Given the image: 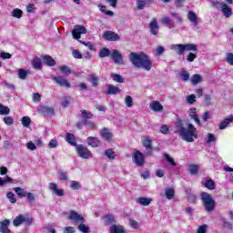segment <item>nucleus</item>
Masks as SVG:
<instances>
[{
	"mask_svg": "<svg viewBox=\"0 0 233 233\" xmlns=\"http://www.w3.org/2000/svg\"><path fill=\"white\" fill-rule=\"evenodd\" d=\"M86 143L88 147H92L93 148H97V147H100L101 140L97 137H89L86 138Z\"/></svg>",
	"mask_w": 233,
	"mask_h": 233,
	"instance_id": "nucleus-16",
	"label": "nucleus"
},
{
	"mask_svg": "<svg viewBox=\"0 0 233 233\" xmlns=\"http://www.w3.org/2000/svg\"><path fill=\"white\" fill-rule=\"evenodd\" d=\"M59 72H63L66 76H70L72 74V69L68 66H62L58 68Z\"/></svg>",
	"mask_w": 233,
	"mask_h": 233,
	"instance_id": "nucleus-43",
	"label": "nucleus"
},
{
	"mask_svg": "<svg viewBox=\"0 0 233 233\" xmlns=\"http://www.w3.org/2000/svg\"><path fill=\"white\" fill-rule=\"evenodd\" d=\"M187 19L189 22L192 23V25H194V26H198L199 25V23L198 22L199 18L198 17V15L194 13V11H189L187 13Z\"/></svg>",
	"mask_w": 233,
	"mask_h": 233,
	"instance_id": "nucleus-25",
	"label": "nucleus"
},
{
	"mask_svg": "<svg viewBox=\"0 0 233 233\" xmlns=\"http://www.w3.org/2000/svg\"><path fill=\"white\" fill-rule=\"evenodd\" d=\"M78 230L83 233H88L90 232V228L81 222V224L78 225Z\"/></svg>",
	"mask_w": 233,
	"mask_h": 233,
	"instance_id": "nucleus-52",
	"label": "nucleus"
},
{
	"mask_svg": "<svg viewBox=\"0 0 233 233\" xmlns=\"http://www.w3.org/2000/svg\"><path fill=\"white\" fill-rule=\"evenodd\" d=\"M81 34H86V26L76 25L72 31L73 37L76 40L81 39Z\"/></svg>",
	"mask_w": 233,
	"mask_h": 233,
	"instance_id": "nucleus-12",
	"label": "nucleus"
},
{
	"mask_svg": "<svg viewBox=\"0 0 233 233\" xmlns=\"http://www.w3.org/2000/svg\"><path fill=\"white\" fill-rule=\"evenodd\" d=\"M198 108L196 107H191L189 109V117L190 119H193V121H195L196 125H198V127H203V124H201V120H199V116H198Z\"/></svg>",
	"mask_w": 233,
	"mask_h": 233,
	"instance_id": "nucleus-14",
	"label": "nucleus"
},
{
	"mask_svg": "<svg viewBox=\"0 0 233 233\" xmlns=\"http://www.w3.org/2000/svg\"><path fill=\"white\" fill-rule=\"evenodd\" d=\"M98 56L99 57H108L110 56V49L106 47L100 49Z\"/></svg>",
	"mask_w": 233,
	"mask_h": 233,
	"instance_id": "nucleus-44",
	"label": "nucleus"
},
{
	"mask_svg": "<svg viewBox=\"0 0 233 233\" xmlns=\"http://www.w3.org/2000/svg\"><path fill=\"white\" fill-rule=\"evenodd\" d=\"M121 93V89L114 85H107V90L106 91V96H117Z\"/></svg>",
	"mask_w": 233,
	"mask_h": 233,
	"instance_id": "nucleus-19",
	"label": "nucleus"
},
{
	"mask_svg": "<svg viewBox=\"0 0 233 233\" xmlns=\"http://www.w3.org/2000/svg\"><path fill=\"white\" fill-rule=\"evenodd\" d=\"M221 11L223 15L227 18L232 15V7L228 6L227 4H221Z\"/></svg>",
	"mask_w": 233,
	"mask_h": 233,
	"instance_id": "nucleus-27",
	"label": "nucleus"
},
{
	"mask_svg": "<svg viewBox=\"0 0 233 233\" xmlns=\"http://www.w3.org/2000/svg\"><path fill=\"white\" fill-rule=\"evenodd\" d=\"M27 76L28 72H26L25 69H18L19 79H26Z\"/></svg>",
	"mask_w": 233,
	"mask_h": 233,
	"instance_id": "nucleus-54",
	"label": "nucleus"
},
{
	"mask_svg": "<svg viewBox=\"0 0 233 233\" xmlns=\"http://www.w3.org/2000/svg\"><path fill=\"white\" fill-rule=\"evenodd\" d=\"M149 107L154 112H162V110H163V105H161V103H159V101L151 102L149 105Z\"/></svg>",
	"mask_w": 233,
	"mask_h": 233,
	"instance_id": "nucleus-29",
	"label": "nucleus"
},
{
	"mask_svg": "<svg viewBox=\"0 0 233 233\" xmlns=\"http://www.w3.org/2000/svg\"><path fill=\"white\" fill-rule=\"evenodd\" d=\"M98 7H99V10L102 12V14H105L106 15H110V16L114 15V12L106 11V5H99Z\"/></svg>",
	"mask_w": 233,
	"mask_h": 233,
	"instance_id": "nucleus-51",
	"label": "nucleus"
},
{
	"mask_svg": "<svg viewBox=\"0 0 233 233\" xmlns=\"http://www.w3.org/2000/svg\"><path fill=\"white\" fill-rule=\"evenodd\" d=\"M179 76L184 83H187V81H189L190 79V74L187 70L181 71Z\"/></svg>",
	"mask_w": 233,
	"mask_h": 233,
	"instance_id": "nucleus-40",
	"label": "nucleus"
},
{
	"mask_svg": "<svg viewBox=\"0 0 233 233\" xmlns=\"http://www.w3.org/2000/svg\"><path fill=\"white\" fill-rule=\"evenodd\" d=\"M143 147H146L147 156H152L154 147L152 146V138L150 137H145L142 141Z\"/></svg>",
	"mask_w": 233,
	"mask_h": 233,
	"instance_id": "nucleus-10",
	"label": "nucleus"
},
{
	"mask_svg": "<svg viewBox=\"0 0 233 233\" xmlns=\"http://www.w3.org/2000/svg\"><path fill=\"white\" fill-rule=\"evenodd\" d=\"M111 59L116 65H125V62L123 61V56L116 49L113 50L111 54Z\"/></svg>",
	"mask_w": 233,
	"mask_h": 233,
	"instance_id": "nucleus-13",
	"label": "nucleus"
},
{
	"mask_svg": "<svg viewBox=\"0 0 233 233\" xmlns=\"http://www.w3.org/2000/svg\"><path fill=\"white\" fill-rule=\"evenodd\" d=\"M72 54L75 59H83V55L79 52V49H74Z\"/></svg>",
	"mask_w": 233,
	"mask_h": 233,
	"instance_id": "nucleus-56",
	"label": "nucleus"
},
{
	"mask_svg": "<svg viewBox=\"0 0 233 233\" xmlns=\"http://www.w3.org/2000/svg\"><path fill=\"white\" fill-rule=\"evenodd\" d=\"M32 65H33V68H35V70H43V63L41 62L40 58H35L32 61Z\"/></svg>",
	"mask_w": 233,
	"mask_h": 233,
	"instance_id": "nucleus-34",
	"label": "nucleus"
},
{
	"mask_svg": "<svg viewBox=\"0 0 233 233\" xmlns=\"http://www.w3.org/2000/svg\"><path fill=\"white\" fill-rule=\"evenodd\" d=\"M25 198H27L29 205H34L35 203V197L34 196V193L27 192Z\"/></svg>",
	"mask_w": 233,
	"mask_h": 233,
	"instance_id": "nucleus-49",
	"label": "nucleus"
},
{
	"mask_svg": "<svg viewBox=\"0 0 233 233\" xmlns=\"http://www.w3.org/2000/svg\"><path fill=\"white\" fill-rule=\"evenodd\" d=\"M175 128L182 137L183 141L187 143H194V139H198L199 136L198 135V128L193 124L187 123V127H185V124H183V120L178 119L175 123Z\"/></svg>",
	"mask_w": 233,
	"mask_h": 233,
	"instance_id": "nucleus-1",
	"label": "nucleus"
},
{
	"mask_svg": "<svg viewBox=\"0 0 233 233\" xmlns=\"http://www.w3.org/2000/svg\"><path fill=\"white\" fill-rule=\"evenodd\" d=\"M165 159L171 165V167H176V161H174V158L170 157L168 154H164Z\"/></svg>",
	"mask_w": 233,
	"mask_h": 233,
	"instance_id": "nucleus-55",
	"label": "nucleus"
},
{
	"mask_svg": "<svg viewBox=\"0 0 233 233\" xmlns=\"http://www.w3.org/2000/svg\"><path fill=\"white\" fill-rule=\"evenodd\" d=\"M137 203L141 205V207H148V205L152 203V198H148L147 197H140L137 199Z\"/></svg>",
	"mask_w": 233,
	"mask_h": 233,
	"instance_id": "nucleus-30",
	"label": "nucleus"
},
{
	"mask_svg": "<svg viewBox=\"0 0 233 233\" xmlns=\"http://www.w3.org/2000/svg\"><path fill=\"white\" fill-rule=\"evenodd\" d=\"M129 227L135 230H137L139 228V222L134 220L133 218H129Z\"/></svg>",
	"mask_w": 233,
	"mask_h": 233,
	"instance_id": "nucleus-53",
	"label": "nucleus"
},
{
	"mask_svg": "<svg viewBox=\"0 0 233 233\" xmlns=\"http://www.w3.org/2000/svg\"><path fill=\"white\" fill-rule=\"evenodd\" d=\"M6 198L9 199L10 203H17V199L15 198V195L13 192H8L6 194Z\"/></svg>",
	"mask_w": 233,
	"mask_h": 233,
	"instance_id": "nucleus-57",
	"label": "nucleus"
},
{
	"mask_svg": "<svg viewBox=\"0 0 233 233\" xmlns=\"http://www.w3.org/2000/svg\"><path fill=\"white\" fill-rule=\"evenodd\" d=\"M86 80L92 84V86H94L95 88H96V86H99V77H97V76H96V74L92 73L89 74Z\"/></svg>",
	"mask_w": 233,
	"mask_h": 233,
	"instance_id": "nucleus-23",
	"label": "nucleus"
},
{
	"mask_svg": "<svg viewBox=\"0 0 233 233\" xmlns=\"http://www.w3.org/2000/svg\"><path fill=\"white\" fill-rule=\"evenodd\" d=\"M204 187L208 190H214L216 188V182L212 179H208L204 183Z\"/></svg>",
	"mask_w": 233,
	"mask_h": 233,
	"instance_id": "nucleus-39",
	"label": "nucleus"
},
{
	"mask_svg": "<svg viewBox=\"0 0 233 233\" xmlns=\"http://www.w3.org/2000/svg\"><path fill=\"white\" fill-rule=\"evenodd\" d=\"M109 232L110 233H127V230H125V227L121 226V225H116L113 224L110 228H109Z\"/></svg>",
	"mask_w": 233,
	"mask_h": 233,
	"instance_id": "nucleus-26",
	"label": "nucleus"
},
{
	"mask_svg": "<svg viewBox=\"0 0 233 233\" xmlns=\"http://www.w3.org/2000/svg\"><path fill=\"white\" fill-rule=\"evenodd\" d=\"M197 199H198V197L195 194H191L187 196V203H190L191 205H194Z\"/></svg>",
	"mask_w": 233,
	"mask_h": 233,
	"instance_id": "nucleus-61",
	"label": "nucleus"
},
{
	"mask_svg": "<svg viewBox=\"0 0 233 233\" xmlns=\"http://www.w3.org/2000/svg\"><path fill=\"white\" fill-rule=\"evenodd\" d=\"M12 15L15 17V19H21V17H23V10L19 8H15L12 11Z\"/></svg>",
	"mask_w": 233,
	"mask_h": 233,
	"instance_id": "nucleus-42",
	"label": "nucleus"
},
{
	"mask_svg": "<svg viewBox=\"0 0 233 233\" xmlns=\"http://www.w3.org/2000/svg\"><path fill=\"white\" fill-rule=\"evenodd\" d=\"M52 79L58 86H63L64 88H70L71 86L70 82L61 76H53Z\"/></svg>",
	"mask_w": 233,
	"mask_h": 233,
	"instance_id": "nucleus-7",
	"label": "nucleus"
},
{
	"mask_svg": "<svg viewBox=\"0 0 233 233\" xmlns=\"http://www.w3.org/2000/svg\"><path fill=\"white\" fill-rule=\"evenodd\" d=\"M42 59L44 65H46V66H56V60L51 56H43Z\"/></svg>",
	"mask_w": 233,
	"mask_h": 233,
	"instance_id": "nucleus-24",
	"label": "nucleus"
},
{
	"mask_svg": "<svg viewBox=\"0 0 233 233\" xmlns=\"http://www.w3.org/2000/svg\"><path fill=\"white\" fill-rule=\"evenodd\" d=\"M125 103H126L127 108H132V106H134V99L130 96H126Z\"/></svg>",
	"mask_w": 233,
	"mask_h": 233,
	"instance_id": "nucleus-50",
	"label": "nucleus"
},
{
	"mask_svg": "<svg viewBox=\"0 0 233 233\" xmlns=\"http://www.w3.org/2000/svg\"><path fill=\"white\" fill-rule=\"evenodd\" d=\"M13 190L18 198H26V195L28 194V192L25 191V189L20 187H14Z\"/></svg>",
	"mask_w": 233,
	"mask_h": 233,
	"instance_id": "nucleus-33",
	"label": "nucleus"
},
{
	"mask_svg": "<svg viewBox=\"0 0 233 233\" xmlns=\"http://www.w3.org/2000/svg\"><path fill=\"white\" fill-rule=\"evenodd\" d=\"M49 190H53L58 198H63V196H65V190L57 188V184L56 183H49Z\"/></svg>",
	"mask_w": 233,
	"mask_h": 233,
	"instance_id": "nucleus-21",
	"label": "nucleus"
},
{
	"mask_svg": "<svg viewBox=\"0 0 233 233\" xmlns=\"http://www.w3.org/2000/svg\"><path fill=\"white\" fill-rule=\"evenodd\" d=\"M208 226L207 224H203L199 226L197 229V233H207Z\"/></svg>",
	"mask_w": 233,
	"mask_h": 233,
	"instance_id": "nucleus-60",
	"label": "nucleus"
},
{
	"mask_svg": "<svg viewBox=\"0 0 233 233\" xmlns=\"http://www.w3.org/2000/svg\"><path fill=\"white\" fill-rule=\"evenodd\" d=\"M133 157H134V163H136L137 167H143V165H145V155H143L141 151L137 150L134 153Z\"/></svg>",
	"mask_w": 233,
	"mask_h": 233,
	"instance_id": "nucleus-11",
	"label": "nucleus"
},
{
	"mask_svg": "<svg viewBox=\"0 0 233 233\" xmlns=\"http://www.w3.org/2000/svg\"><path fill=\"white\" fill-rule=\"evenodd\" d=\"M129 61L136 66V68H143L149 72L152 70V60L150 56L146 54H137L136 52H131L129 54Z\"/></svg>",
	"mask_w": 233,
	"mask_h": 233,
	"instance_id": "nucleus-2",
	"label": "nucleus"
},
{
	"mask_svg": "<svg viewBox=\"0 0 233 233\" xmlns=\"http://www.w3.org/2000/svg\"><path fill=\"white\" fill-rule=\"evenodd\" d=\"M113 81H116V83H125V78L123 76L118 74H114L111 76Z\"/></svg>",
	"mask_w": 233,
	"mask_h": 233,
	"instance_id": "nucleus-45",
	"label": "nucleus"
},
{
	"mask_svg": "<svg viewBox=\"0 0 233 233\" xmlns=\"http://www.w3.org/2000/svg\"><path fill=\"white\" fill-rule=\"evenodd\" d=\"M104 155L106 156V157H107V159H116V152L112 148L105 150Z\"/></svg>",
	"mask_w": 233,
	"mask_h": 233,
	"instance_id": "nucleus-37",
	"label": "nucleus"
},
{
	"mask_svg": "<svg viewBox=\"0 0 233 233\" xmlns=\"http://www.w3.org/2000/svg\"><path fill=\"white\" fill-rule=\"evenodd\" d=\"M188 170L191 176H197V174L199 172V166H198V164H190Z\"/></svg>",
	"mask_w": 233,
	"mask_h": 233,
	"instance_id": "nucleus-36",
	"label": "nucleus"
},
{
	"mask_svg": "<svg viewBox=\"0 0 233 233\" xmlns=\"http://www.w3.org/2000/svg\"><path fill=\"white\" fill-rule=\"evenodd\" d=\"M0 58L4 60L12 59V54L3 51L0 53Z\"/></svg>",
	"mask_w": 233,
	"mask_h": 233,
	"instance_id": "nucleus-62",
	"label": "nucleus"
},
{
	"mask_svg": "<svg viewBox=\"0 0 233 233\" xmlns=\"http://www.w3.org/2000/svg\"><path fill=\"white\" fill-rule=\"evenodd\" d=\"M76 154L81 157L82 159H90L92 157V151L88 149L87 147L83 145H78L76 147Z\"/></svg>",
	"mask_w": 233,
	"mask_h": 233,
	"instance_id": "nucleus-5",
	"label": "nucleus"
},
{
	"mask_svg": "<svg viewBox=\"0 0 233 233\" xmlns=\"http://www.w3.org/2000/svg\"><path fill=\"white\" fill-rule=\"evenodd\" d=\"M149 30L152 35H157V34H159V24H157V18H152V20L150 21Z\"/></svg>",
	"mask_w": 233,
	"mask_h": 233,
	"instance_id": "nucleus-15",
	"label": "nucleus"
},
{
	"mask_svg": "<svg viewBox=\"0 0 233 233\" xmlns=\"http://www.w3.org/2000/svg\"><path fill=\"white\" fill-rule=\"evenodd\" d=\"M227 63H228V65H231V66H233V53L227 54Z\"/></svg>",
	"mask_w": 233,
	"mask_h": 233,
	"instance_id": "nucleus-63",
	"label": "nucleus"
},
{
	"mask_svg": "<svg viewBox=\"0 0 233 233\" xmlns=\"http://www.w3.org/2000/svg\"><path fill=\"white\" fill-rule=\"evenodd\" d=\"M100 136L102 139H104V141H107L108 143H110L112 141V137H114V135L112 134V132H110V130H108V128H106V127H104L101 130Z\"/></svg>",
	"mask_w": 233,
	"mask_h": 233,
	"instance_id": "nucleus-17",
	"label": "nucleus"
},
{
	"mask_svg": "<svg viewBox=\"0 0 233 233\" xmlns=\"http://www.w3.org/2000/svg\"><path fill=\"white\" fill-rule=\"evenodd\" d=\"M170 132V127L167 125H162L160 127V133L164 134V136H167Z\"/></svg>",
	"mask_w": 233,
	"mask_h": 233,
	"instance_id": "nucleus-59",
	"label": "nucleus"
},
{
	"mask_svg": "<svg viewBox=\"0 0 233 233\" xmlns=\"http://www.w3.org/2000/svg\"><path fill=\"white\" fill-rule=\"evenodd\" d=\"M31 124H32V119L29 116H23L22 117L23 127H25V128H28V127H30Z\"/></svg>",
	"mask_w": 233,
	"mask_h": 233,
	"instance_id": "nucleus-46",
	"label": "nucleus"
},
{
	"mask_svg": "<svg viewBox=\"0 0 233 233\" xmlns=\"http://www.w3.org/2000/svg\"><path fill=\"white\" fill-rule=\"evenodd\" d=\"M154 4V0H137V6L138 10H143L146 6H150Z\"/></svg>",
	"mask_w": 233,
	"mask_h": 233,
	"instance_id": "nucleus-22",
	"label": "nucleus"
},
{
	"mask_svg": "<svg viewBox=\"0 0 233 233\" xmlns=\"http://www.w3.org/2000/svg\"><path fill=\"white\" fill-rule=\"evenodd\" d=\"M230 123H233V116L232 115H228L226 118H224V120L222 122L219 123L218 129L225 130V128H227V127H228V125H230Z\"/></svg>",
	"mask_w": 233,
	"mask_h": 233,
	"instance_id": "nucleus-20",
	"label": "nucleus"
},
{
	"mask_svg": "<svg viewBox=\"0 0 233 233\" xmlns=\"http://www.w3.org/2000/svg\"><path fill=\"white\" fill-rule=\"evenodd\" d=\"M12 183V177L6 176L5 177H0V187H5V185Z\"/></svg>",
	"mask_w": 233,
	"mask_h": 233,
	"instance_id": "nucleus-47",
	"label": "nucleus"
},
{
	"mask_svg": "<svg viewBox=\"0 0 233 233\" xmlns=\"http://www.w3.org/2000/svg\"><path fill=\"white\" fill-rule=\"evenodd\" d=\"M200 199L206 212H214V209L216 208V200H214V198L210 193L205 191L201 192Z\"/></svg>",
	"mask_w": 233,
	"mask_h": 233,
	"instance_id": "nucleus-3",
	"label": "nucleus"
},
{
	"mask_svg": "<svg viewBox=\"0 0 233 233\" xmlns=\"http://www.w3.org/2000/svg\"><path fill=\"white\" fill-rule=\"evenodd\" d=\"M201 81H203V77L201 76V75L195 74L191 76V84L194 86L199 85Z\"/></svg>",
	"mask_w": 233,
	"mask_h": 233,
	"instance_id": "nucleus-35",
	"label": "nucleus"
},
{
	"mask_svg": "<svg viewBox=\"0 0 233 233\" xmlns=\"http://www.w3.org/2000/svg\"><path fill=\"white\" fill-rule=\"evenodd\" d=\"M59 180L60 181H68V175L65 171H59Z\"/></svg>",
	"mask_w": 233,
	"mask_h": 233,
	"instance_id": "nucleus-58",
	"label": "nucleus"
},
{
	"mask_svg": "<svg viewBox=\"0 0 233 233\" xmlns=\"http://www.w3.org/2000/svg\"><path fill=\"white\" fill-rule=\"evenodd\" d=\"M70 188H72V190H79L81 188V184L79 181L72 180L70 182Z\"/></svg>",
	"mask_w": 233,
	"mask_h": 233,
	"instance_id": "nucleus-48",
	"label": "nucleus"
},
{
	"mask_svg": "<svg viewBox=\"0 0 233 233\" xmlns=\"http://www.w3.org/2000/svg\"><path fill=\"white\" fill-rule=\"evenodd\" d=\"M10 114V108L0 103V116H8Z\"/></svg>",
	"mask_w": 233,
	"mask_h": 233,
	"instance_id": "nucleus-41",
	"label": "nucleus"
},
{
	"mask_svg": "<svg viewBox=\"0 0 233 233\" xmlns=\"http://www.w3.org/2000/svg\"><path fill=\"white\" fill-rule=\"evenodd\" d=\"M105 225H112L116 223V218H114V215L107 214L103 217Z\"/></svg>",
	"mask_w": 233,
	"mask_h": 233,
	"instance_id": "nucleus-32",
	"label": "nucleus"
},
{
	"mask_svg": "<svg viewBox=\"0 0 233 233\" xmlns=\"http://www.w3.org/2000/svg\"><path fill=\"white\" fill-rule=\"evenodd\" d=\"M175 195H176V191L172 187L167 188L165 191V196L167 199H174Z\"/></svg>",
	"mask_w": 233,
	"mask_h": 233,
	"instance_id": "nucleus-38",
	"label": "nucleus"
},
{
	"mask_svg": "<svg viewBox=\"0 0 233 233\" xmlns=\"http://www.w3.org/2000/svg\"><path fill=\"white\" fill-rule=\"evenodd\" d=\"M178 56H184L185 52H198L196 44H177L171 47Z\"/></svg>",
	"mask_w": 233,
	"mask_h": 233,
	"instance_id": "nucleus-4",
	"label": "nucleus"
},
{
	"mask_svg": "<svg viewBox=\"0 0 233 233\" xmlns=\"http://www.w3.org/2000/svg\"><path fill=\"white\" fill-rule=\"evenodd\" d=\"M66 141L67 143H69V145H71V147H76V148L77 147V142L76 140V136H74V134L72 133H66Z\"/></svg>",
	"mask_w": 233,
	"mask_h": 233,
	"instance_id": "nucleus-28",
	"label": "nucleus"
},
{
	"mask_svg": "<svg viewBox=\"0 0 233 233\" xmlns=\"http://www.w3.org/2000/svg\"><path fill=\"white\" fill-rule=\"evenodd\" d=\"M10 225V219H3L0 221V232L1 233H12V230L8 228Z\"/></svg>",
	"mask_w": 233,
	"mask_h": 233,
	"instance_id": "nucleus-18",
	"label": "nucleus"
},
{
	"mask_svg": "<svg viewBox=\"0 0 233 233\" xmlns=\"http://www.w3.org/2000/svg\"><path fill=\"white\" fill-rule=\"evenodd\" d=\"M23 223H26V225H32V218L30 217H25L23 214H19L13 220L14 227H20Z\"/></svg>",
	"mask_w": 233,
	"mask_h": 233,
	"instance_id": "nucleus-6",
	"label": "nucleus"
},
{
	"mask_svg": "<svg viewBox=\"0 0 233 233\" xmlns=\"http://www.w3.org/2000/svg\"><path fill=\"white\" fill-rule=\"evenodd\" d=\"M64 233H76V229L74 227L68 226L64 228Z\"/></svg>",
	"mask_w": 233,
	"mask_h": 233,
	"instance_id": "nucleus-64",
	"label": "nucleus"
},
{
	"mask_svg": "<svg viewBox=\"0 0 233 233\" xmlns=\"http://www.w3.org/2000/svg\"><path fill=\"white\" fill-rule=\"evenodd\" d=\"M67 219L74 221L75 223H85V218H83V215H79V213L75 210L70 211Z\"/></svg>",
	"mask_w": 233,
	"mask_h": 233,
	"instance_id": "nucleus-9",
	"label": "nucleus"
},
{
	"mask_svg": "<svg viewBox=\"0 0 233 233\" xmlns=\"http://www.w3.org/2000/svg\"><path fill=\"white\" fill-rule=\"evenodd\" d=\"M81 114H82V123H86L88 119H92V117H94V114L85 109L81 111Z\"/></svg>",
	"mask_w": 233,
	"mask_h": 233,
	"instance_id": "nucleus-31",
	"label": "nucleus"
},
{
	"mask_svg": "<svg viewBox=\"0 0 233 233\" xmlns=\"http://www.w3.org/2000/svg\"><path fill=\"white\" fill-rule=\"evenodd\" d=\"M102 37L106 39V41H119V39H121L119 35L114 31H105Z\"/></svg>",
	"mask_w": 233,
	"mask_h": 233,
	"instance_id": "nucleus-8",
	"label": "nucleus"
}]
</instances>
